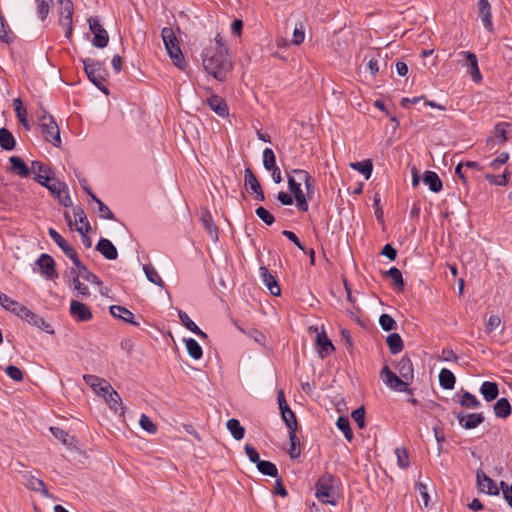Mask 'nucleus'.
Listing matches in <instances>:
<instances>
[{
  "instance_id": "4c0bfd02",
  "label": "nucleus",
  "mask_w": 512,
  "mask_h": 512,
  "mask_svg": "<svg viewBox=\"0 0 512 512\" xmlns=\"http://www.w3.org/2000/svg\"><path fill=\"white\" fill-rule=\"evenodd\" d=\"M350 167L353 170L358 171L361 173L366 180H368L371 177L372 170H373V164L371 160H364L361 162H354L350 164Z\"/></svg>"
},
{
  "instance_id": "6ab92c4d",
  "label": "nucleus",
  "mask_w": 512,
  "mask_h": 512,
  "mask_svg": "<svg viewBox=\"0 0 512 512\" xmlns=\"http://www.w3.org/2000/svg\"><path fill=\"white\" fill-rule=\"evenodd\" d=\"M510 127V123L508 122H499L494 126V137H490L487 139V144H503L508 141V128Z\"/></svg>"
},
{
  "instance_id": "6e6552de",
  "label": "nucleus",
  "mask_w": 512,
  "mask_h": 512,
  "mask_svg": "<svg viewBox=\"0 0 512 512\" xmlns=\"http://www.w3.org/2000/svg\"><path fill=\"white\" fill-rule=\"evenodd\" d=\"M59 23L61 26L66 27V38L70 39L72 36V19L74 13V5L71 0H59Z\"/></svg>"
},
{
  "instance_id": "79ce46f5",
  "label": "nucleus",
  "mask_w": 512,
  "mask_h": 512,
  "mask_svg": "<svg viewBox=\"0 0 512 512\" xmlns=\"http://www.w3.org/2000/svg\"><path fill=\"white\" fill-rule=\"evenodd\" d=\"M459 404L468 409H476L481 405L480 401L468 391L463 392L459 400Z\"/></svg>"
},
{
  "instance_id": "a878e982",
  "label": "nucleus",
  "mask_w": 512,
  "mask_h": 512,
  "mask_svg": "<svg viewBox=\"0 0 512 512\" xmlns=\"http://www.w3.org/2000/svg\"><path fill=\"white\" fill-rule=\"evenodd\" d=\"M200 220H201V223H202L204 229L206 230L209 237L211 238V240L213 242H217L219 239L218 238V228L214 224L210 212L206 211V212L202 213Z\"/></svg>"
},
{
  "instance_id": "f3484780",
  "label": "nucleus",
  "mask_w": 512,
  "mask_h": 512,
  "mask_svg": "<svg viewBox=\"0 0 512 512\" xmlns=\"http://www.w3.org/2000/svg\"><path fill=\"white\" fill-rule=\"evenodd\" d=\"M205 103L210 107L212 111H214L220 117H227L229 115V107L226 101L215 94H212L208 97Z\"/></svg>"
},
{
  "instance_id": "aec40b11",
  "label": "nucleus",
  "mask_w": 512,
  "mask_h": 512,
  "mask_svg": "<svg viewBox=\"0 0 512 512\" xmlns=\"http://www.w3.org/2000/svg\"><path fill=\"white\" fill-rule=\"evenodd\" d=\"M109 311L113 317L120 318L124 322L129 323L133 326H140V322L135 321L134 314L127 308L120 305H111Z\"/></svg>"
},
{
  "instance_id": "8fccbe9b",
  "label": "nucleus",
  "mask_w": 512,
  "mask_h": 512,
  "mask_svg": "<svg viewBox=\"0 0 512 512\" xmlns=\"http://www.w3.org/2000/svg\"><path fill=\"white\" fill-rule=\"evenodd\" d=\"M53 0H35L36 12L41 20H45L50 12Z\"/></svg>"
},
{
  "instance_id": "0eeeda50",
  "label": "nucleus",
  "mask_w": 512,
  "mask_h": 512,
  "mask_svg": "<svg viewBox=\"0 0 512 512\" xmlns=\"http://www.w3.org/2000/svg\"><path fill=\"white\" fill-rule=\"evenodd\" d=\"M16 315L20 317L23 321L30 324L31 326L37 327L47 333H53V330L51 329L49 323H47L41 316L32 312L24 305H22L21 308H19V311L17 312Z\"/></svg>"
},
{
  "instance_id": "473e14b6",
  "label": "nucleus",
  "mask_w": 512,
  "mask_h": 512,
  "mask_svg": "<svg viewBox=\"0 0 512 512\" xmlns=\"http://www.w3.org/2000/svg\"><path fill=\"white\" fill-rule=\"evenodd\" d=\"M16 141L13 134L5 127L0 128V147L6 151L15 148Z\"/></svg>"
},
{
  "instance_id": "5701e85b",
  "label": "nucleus",
  "mask_w": 512,
  "mask_h": 512,
  "mask_svg": "<svg viewBox=\"0 0 512 512\" xmlns=\"http://www.w3.org/2000/svg\"><path fill=\"white\" fill-rule=\"evenodd\" d=\"M396 369L401 378L408 382V384L413 380L414 369L410 358L406 356L402 357L401 360L398 362Z\"/></svg>"
},
{
  "instance_id": "5fc2aeb1",
  "label": "nucleus",
  "mask_w": 512,
  "mask_h": 512,
  "mask_svg": "<svg viewBox=\"0 0 512 512\" xmlns=\"http://www.w3.org/2000/svg\"><path fill=\"white\" fill-rule=\"evenodd\" d=\"M397 464L400 468L405 469L410 465L409 454L405 448H396Z\"/></svg>"
},
{
  "instance_id": "e433bc0d",
  "label": "nucleus",
  "mask_w": 512,
  "mask_h": 512,
  "mask_svg": "<svg viewBox=\"0 0 512 512\" xmlns=\"http://www.w3.org/2000/svg\"><path fill=\"white\" fill-rule=\"evenodd\" d=\"M42 186L47 188L56 198H60V195L66 192L68 189L64 182L55 179V177H53L52 181L47 182Z\"/></svg>"
},
{
  "instance_id": "bf43d9fd",
  "label": "nucleus",
  "mask_w": 512,
  "mask_h": 512,
  "mask_svg": "<svg viewBox=\"0 0 512 512\" xmlns=\"http://www.w3.org/2000/svg\"><path fill=\"white\" fill-rule=\"evenodd\" d=\"M255 213L268 226H271L275 222V217L262 206H259L255 210Z\"/></svg>"
},
{
  "instance_id": "bb28decb",
  "label": "nucleus",
  "mask_w": 512,
  "mask_h": 512,
  "mask_svg": "<svg viewBox=\"0 0 512 512\" xmlns=\"http://www.w3.org/2000/svg\"><path fill=\"white\" fill-rule=\"evenodd\" d=\"M71 274L72 275H76L78 276L79 278L81 277L82 279H84L85 281L91 283V284H94V285H97V286H100L102 285V281L100 280V278L95 275L94 273H92L88 268L87 266H85L84 264H82L76 271V269L72 268L71 269Z\"/></svg>"
},
{
  "instance_id": "ea45409f",
  "label": "nucleus",
  "mask_w": 512,
  "mask_h": 512,
  "mask_svg": "<svg viewBox=\"0 0 512 512\" xmlns=\"http://www.w3.org/2000/svg\"><path fill=\"white\" fill-rule=\"evenodd\" d=\"M226 426L235 440H241L244 437L245 429L237 419H229Z\"/></svg>"
},
{
  "instance_id": "6e6d98bb",
  "label": "nucleus",
  "mask_w": 512,
  "mask_h": 512,
  "mask_svg": "<svg viewBox=\"0 0 512 512\" xmlns=\"http://www.w3.org/2000/svg\"><path fill=\"white\" fill-rule=\"evenodd\" d=\"M73 276H74L73 280H72L73 288L78 292V295L81 296L82 298L89 297L91 295L89 288L79 280L78 276H76V275H73Z\"/></svg>"
},
{
  "instance_id": "c85d7f7f",
  "label": "nucleus",
  "mask_w": 512,
  "mask_h": 512,
  "mask_svg": "<svg viewBox=\"0 0 512 512\" xmlns=\"http://www.w3.org/2000/svg\"><path fill=\"white\" fill-rule=\"evenodd\" d=\"M11 163V171L12 173L20 176V177H28L31 173V169L27 167L25 162L18 156H12L9 159Z\"/></svg>"
},
{
  "instance_id": "13d9d810",
  "label": "nucleus",
  "mask_w": 512,
  "mask_h": 512,
  "mask_svg": "<svg viewBox=\"0 0 512 512\" xmlns=\"http://www.w3.org/2000/svg\"><path fill=\"white\" fill-rule=\"evenodd\" d=\"M14 38V34L10 30H6L4 17L0 15V39L5 43L10 44L14 41Z\"/></svg>"
},
{
  "instance_id": "052dcab7",
  "label": "nucleus",
  "mask_w": 512,
  "mask_h": 512,
  "mask_svg": "<svg viewBox=\"0 0 512 512\" xmlns=\"http://www.w3.org/2000/svg\"><path fill=\"white\" fill-rule=\"evenodd\" d=\"M139 424L141 428L151 434L157 432V426L153 423V421L145 414H142L139 420Z\"/></svg>"
},
{
  "instance_id": "e2e57ef3",
  "label": "nucleus",
  "mask_w": 512,
  "mask_h": 512,
  "mask_svg": "<svg viewBox=\"0 0 512 512\" xmlns=\"http://www.w3.org/2000/svg\"><path fill=\"white\" fill-rule=\"evenodd\" d=\"M300 186L301 184L297 182L294 177L288 176V187L291 193L294 195L295 199L299 198L300 196H305Z\"/></svg>"
},
{
  "instance_id": "69168bd1",
  "label": "nucleus",
  "mask_w": 512,
  "mask_h": 512,
  "mask_svg": "<svg viewBox=\"0 0 512 512\" xmlns=\"http://www.w3.org/2000/svg\"><path fill=\"white\" fill-rule=\"evenodd\" d=\"M351 417L357 423V425L360 429H363L365 427V409H364V407H359V408L355 409L352 412Z\"/></svg>"
},
{
  "instance_id": "f03ea898",
  "label": "nucleus",
  "mask_w": 512,
  "mask_h": 512,
  "mask_svg": "<svg viewBox=\"0 0 512 512\" xmlns=\"http://www.w3.org/2000/svg\"><path fill=\"white\" fill-rule=\"evenodd\" d=\"M335 482L336 478L328 472L320 476L315 485V495L320 502L333 506L338 503L339 493Z\"/></svg>"
},
{
  "instance_id": "4468645a",
  "label": "nucleus",
  "mask_w": 512,
  "mask_h": 512,
  "mask_svg": "<svg viewBox=\"0 0 512 512\" xmlns=\"http://www.w3.org/2000/svg\"><path fill=\"white\" fill-rule=\"evenodd\" d=\"M83 380L101 397H105L106 393L111 389V384L107 380L96 375H84Z\"/></svg>"
},
{
  "instance_id": "a18cd8bd",
  "label": "nucleus",
  "mask_w": 512,
  "mask_h": 512,
  "mask_svg": "<svg viewBox=\"0 0 512 512\" xmlns=\"http://www.w3.org/2000/svg\"><path fill=\"white\" fill-rule=\"evenodd\" d=\"M337 428L343 432L345 439L351 442L354 438L353 432L350 427V422L347 417L340 416L336 422Z\"/></svg>"
},
{
  "instance_id": "72a5a7b5",
  "label": "nucleus",
  "mask_w": 512,
  "mask_h": 512,
  "mask_svg": "<svg viewBox=\"0 0 512 512\" xmlns=\"http://www.w3.org/2000/svg\"><path fill=\"white\" fill-rule=\"evenodd\" d=\"M280 413L289 431H297L298 422L295 413L290 409V407L288 405H285V408L281 409Z\"/></svg>"
},
{
  "instance_id": "4d7b16f0",
  "label": "nucleus",
  "mask_w": 512,
  "mask_h": 512,
  "mask_svg": "<svg viewBox=\"0 0 512 512\" xmlns=\"http://www.w3.org/2000/svg\"><path fill=\"white\" fill-rule=\"evenodd\" d=\"M379 324L384 331H392L397 327L395 320L388 314H382L380 316Z\"/></svg>"
},
{
  "instance_id": "c03bdc74",
  "label": "nucleus",
  "mask_w": 512,
  "mask_h": 512,
  "mask_svg": "<svg viewBox=\"0 0 512 512\" xmlns=\"http://www.w3.org/2000/svg\"><path fill=\"white\" fill-rule=\"evenodd\" d=\"M161 36L165 45V48H173L177 45H179V42L177 40V37L170 27H164L161 31Z\"/></svg>"
},
{
  "instance_id": "cd10ccee",
  "label": "nucleus",
  "mask_w": 512,
  "mask_h": 512,
  "mask_svg": "<svg viewBox=\"0 0 512 512\" xmlns=\"http://www.w3.org/2000/svg\"><path fill=\"white\" fill-rule=\"evenodd\" d=\"M73 213H74L76 224L77 223L81 224V226L76 227L77 232L78 233H82L83 231L89 232L91 230V226L87 219L84 209L81 206H76L73 209Z\"/></svg>"
},
{
  "instance_id": "774afa93",
  "label": "nucleus",
  "mask_w": 512,
  "mask_h": 512,
  "mask_svg": "<svg viewBox=\"0 0 512 512\" xmlns=\"http://www.w3.org/2000/svg\"><path fill=\"white\" fill-rule=\"evenodd\" d=\"M5 372L11 379L15 381L23 380V372L17 366L9 365L6 367Z\"/></svg>"
},
{
  "instance_id": "c9c22d12",
  "label": "nucleus",
  "mask_w": 512,
  "mask_h": 512,
  "mask_svg": "<svg viewBox=\"0 0 512 512\" xmlns=\"http://www.w3.org/2000/svg\"><path fill=\"white\" fill-rule=\"evenodd\" d=\"M391 354L400 353L403 350V340L398 333H391L386 339Z\"/></svg>"
},
{
  "instance_id": "f8f14e48",
  "label": "nucleus",
  "mask_w": 512,
  "mask_h": 512,
  "mask_svg": "<svg viewBox=\"0 0 512 512\" xmlns=\"http://www.w3.org/2000/svg\"><path fill=\"white\" fill-rule=\"evenodd\" d=\"M460 56L464 58V63L467 67V72L470 74L472 80L475 83H479L482 81V75L480 73L478 67L477 56L469 51H462L459 53Z\"/></svg>"
},
{
  "instance_id": "09e8293b",
  "label": "nucleus",
  "mask_w": 512,
  "mask_h": 512,
  "mask_svg": "<svg viewBox=\"0 0 512 512\" xmlns=\"http://www.w3.org/2000/svg\"><path fill=\"white\" fill-rule=\"evenodd\" d=\"M143 270L145 272V275H146L147 279L151 283H153V284H155V285H157L159 287H163L164 282L161 279V277L159 276L158 272L155 270V268L152 265H149V264L144 265L143 266Z\"/></svg>"
},
{
  "instance_id": "9b49d317",
  "label": "nucleus",
  "mask_w": 512,
  "mask_h": 512,
  "mask_svg": "<svg viewBox=\"0 0 512 512\" xmlns=\"http://www.w3.org/2000/svg\"><path fill=\"white\" fill-rule=\"evenodd\" d=\"M69 312L72 318L78 322H87L93 317L90 308L77 300H71Z\"/></svg>"
},
{
  "instance_id": "f704fd0d",
  "label": "nucleus",
  "mask_w": 512,
  "mask_h": 512,
  "mask_svg": "<svg viewBox=\"0 0 512 512\" xmlns=\"http://www.w3.org/2000/svg\"><path fill=\"white\" fill-rule=\"evenodd\" d=\"M104 398L110 409L114 410L115 412H117L119 408L123 409L121 397L118 392L113 389L112 386Z\"/></svg>"
},
{
  "instance_id": "de8ad7c7",
  "label": "nucleus",
  "mask_w": 512,
  "mask_h": 512,
  "mask_svg": "<svg viewBox=\"0 0 512 512\" xmlns=\"http://www.w3.org/2000/svg\"><path fill=\"white\" fill-rule=\"evenodd\" d=\"M510 173L506 169L501 175L486 174L485 179L492 185L506 186L509 181Z\"/></svg>"
},
{
  "instance_id": "4be33fe9",
  "label": "nucleus",
  "mask_w": 512,
  "mask_h": 512,
  "mask_svg": "<svg viewBox=\"0 0 512 512\" xmlns=\"http://www.w3.org/2000/svg\"><path fill=\"white\" fill-rule=\"evenodd\" d=\"M478 13L482 19V23H483L484 27L488 31H492L493 30L492 12H491V5L488 2V0H479L478 1Z\"/></svg>"
},
{
  "instance_id": "b1692460",
  "label": "nucleus",
  "mask_w": 512,
  "mask_h": 512,
  "mask_svg": "<svg viewBox=\"0 0 512 512\" xmlns=\"http://www.w3.org/2000/svg\"><path fill=\"white\" fill-rule=\"evenodd\" d=\"M96 250L100 252L108 260L117 259V249L113 245V243L108 239L101 238L96 245Z\"/></svg>"
},
{
  "instance_id": "338daca9",
  "label": "nucleus",
  "mask_w": 512,
  "mask_h": 512,
  "mask_svg": "<svg viewBox=\"0 0 512 512\" xmlns=\"http://www.w3.org/2000/svg\"><path fill=\"white\" fill-rule=\"evenodd\" d=\"M48 233L51 239L62 249V251L64 248L69 246V243L55 229L49 228Z\"/></svg>"
},
{
  "instance_id": "680f3d73",
  "label": "nucleus",
  "mask_w": 512,
  "mask_h": 512,
  "mask_svg": "<svg viewBox=\"0 0 512 512\" xmlns=\"http://www.w3.org/2000/svg\"><path fill=\"white\" fill-rule=\"evenodd\" d=\"M179 319L182 323V325L190 330L191 332H194L198 330V326L191 320V318L188 316V314L182 310L178 312Z\"/></svg>"
},
{
  "instance_id": "603ef678",
  "label": "nucleus",
  "mask_w": 512,
  "mask_h": 512,
  "mask_svg": "<svg viewBox=\"0 0 512 512\" xmlns=\"http://www.w3.org/2000/svg\"><path fill=\"white\" fill-rule=\"evenodd\" d=\"M385 274L392 279L393 284L396 288H399L401 290L404 288V280L402 277V273L398 268L392 267L387 272H385Z\"/></svg>"
},
{
  "instance_id": "7c9ffc66",
  "label": "nucleus",
  "mask_w": 512,
  "mask_h": 512,
  "mask_svg": "<svg viewBox=\"0 0 512 512\" xmlns=\"http://www.w3.org/2000/svg\"><path fill=\"white\" fill-rule=\"evenodd\" d=\"M423 181L434 193H438L442 190V181L434 171H425Z\"/></svg>"
},
{
  "instance_id": "a19ab883",
  "label": "nucleus",
  "mask_w": 512,
  "mask_h": 512,
  "mask_svg": "<svg viewBox=\"0 0 512 512\" xmlns=\"http://www.w3.org/2000/svg\"><path fill=\"white\" fill-rule=\"evenodd\" d=\"M185 345H186L187 352L191 358L198 360L202 357V355H203L202 348L195 339H193V338L185 339Z\"/></svg>"
},
{
  "instance_id": "9d476101",
  "label": "nucleus",
  "mask_w": 512,
  "mask_h": 512,
  "mask_svg": "<svg viewBox=\"0 0 512 512\" xmlns=\"http://www.w3.org/2000/svg\"><path fill=\"white\" fill-rule=\"evenodd\" d=\"M36 264L39 266L41 274L47 280H54L58 278L59 275L55 268V261L51 255L46 253L41 254L37 259Z\"/></svg>"
},
{
  "instance_id": "423d86ee",
  "label": "nucleus",
  "mask_w": 512,
  "mask_h": 512,
  "mask_svg": "<svg viewBox=\"0 0 512 512\" xmlns=\"http://www.w3.org/2000/svg\"><path fill=\"white\" fill-rule=\"evenodd\" d=\"M89 29L93 33L92 44L96 48H104L109 42V35L97 16L88 19Z\"/></svg>"
},
{
  "instance_id": "7ed1b4c3",
  "label": "nucleus",
  "mask_w": 512,
  "mask_h": 512,
  "mask_svg": "<svg viewBox=\"0 0 512 512\" xmlns=\"http://www.w3.org/2000/svg\"><path fill=\"white\" fill-rule=\"evenodd\" d=\"M84 70L89 80L103 93L108 95L109 91L105 85L108 72L103 64L95 59L87 58L83 61Z\"/></svg>"
},
{
  "instance_id": "393cba45",
  "label": "nucleus",
  "mask_w": 512,
  "mask_h": 512,
  "mask_svg": "<svg viewBox=\"0 0 512 512\" xmlns=\"http://www.w3.org/2000/svg\"><path fill=\"white\" fill-rule=\"evenodd\" d=\"M479 391L487 402L497 399L499 395V388L496 382L484 381Z\"/></svg>"
},
{
  "instance_id": "864d4df0",
  "label": "nucleus",
  "mask_w": 512,
  "mask_h": 512,
  "mask_svg": "<svg viewBox=\"0 0 512 512\" xmlns=\"http://www.w3.org/2000/svg\"><path fill=\"white\" fill-rule=\"evenodd\" d=\"M263 165L266 170L276 167V157L271 148H265L263 151Z\"/></svg>"
},
{
  "instance_id": "1a4fd4ad",
  "label": "nucleus",
  "mask_w": 512,
  "mask_h": 512,
  "mask_svg": "<svg viewBox=\"0 0 512 512\" xmlns=\"http://www.w3.org/2000/svg\"><path fill=\"white\" fill-rule=\"evenodd\" d=\"M31 171L35 174L34 180L40 185H45L53 180L54 171L41 161H32Z\"/></svg>"
},
{
  "instance_id": "2f4dec72",
  "label": "nucleus",
  "mask_w": 512,
  "mask_h": 512,
  "mask_svg": "<svg viewBox=\"0 0 512 512\" xmlns=\"http://www.w3.org/2000/svg\"><path fill=\"white\" fill-rule=\"evenodd\" d=\"M456 378L455 375L446 368H442L439 372V384L446 390H452L455 386Z\"/></svg>"
},
{
  "instance_id": "ddd939ff",
  "label": "nucleus",
  "mask_w": 512,
  "mask_h": 512,
  "mask_svg": "<svg viewBox=\"0 0 512 512\" xmlns=\"http://www.w3.org/2000/svg\"><path fill=\"white\" fill-rule=\"evenodd\" d=\"M456 418L460 426L466 430L478 427L485 419L483 413H464L462 411L456 414Z\"/></svg>"
},
{
  "instance_id": "412c9836",
  "label": "nucleus",
  "mask_w": 512,
  "mask_h": 512,
  "mask_svg": "<svg viewBox=\"0 0 512 512\" xmlns=\"http://www.w3.org/2000/svg\"><path fill=\"white\" fill-rule=\"evenodd\" d=\"M259 271L260 277L263 283L270 291V293L274 296H279L281 293V289L275 277L269 272V270L265 266H261Z\"/></svg>"
},
{
  "instance_id": "dca6fc26",
  "label": "nucleus",
  "mask_w": 512,
  "mask_h": 512,
  "mask_svg": "<svg viewBox=\"0 0 512 512\" xmlns=\"http://www.w3.org/2000/svg\"><path fill=\"white\" fill-rule=\"evenodd\" d=\"M476 478L478 488L481 492L487 493L489 495H499V488L497 487L496 483L483 471H478Z\"/></svg>"
},
{
  "instance_id": "0e129e2a",
  "label": "nucleus",
  "mask_w": 512,
  "mask_h": 512,
  "mask_svg": "<svg viewBox=\"0 0 512 512\" xmlns=\"http://www.w3.org/2000/svg\"><path fill=\"white\" fill-rule=\"evenodd\" d=\"M63 253L73 262L76 269H78L83 264L76 250L72 246L69 245L64 248Z\"/></svg>"
},
{
  "instance_id": "37998d69",
  "label": "nucleus",
  "mask_w": 512,
  "mask_h": 512,
  "mask_svg": "<svg viewBox=\"0 0 512 512\" xmlns=\"http://www.w3.org/2000/svg\"><path fill=\"white\" fill-rule=\"evenodd\" d=\"M256 465L260 473L270 477L278 476V469L274 463L266 460H260Z\"/></svg>"
},
{
  "instance_id": "c756f323",
  "label": "nucleus",
  "mask_w": 512,
  "mask_h": 512,
  "mask_svg": "<svg viewBox=\"0 0 512 512\" xmlns=\"http://www.w3.org/2000/svg\"><path fill=\"white\" fill-rule=\"evenodd\" d=\"M495 416L498 418L506 419L511 415L512 408L506 398H500L493 406Z\"/></svg>"
},
{
  "instance_id": "a211bd4d",
  "label": "nucleus",
  "mask_w": 512,
  "mask_h": 512,
  "mask_svg": "<svg viewBox=\"0 0 512 512\" xmlns=\"http://www.w3.org/2000/svg\"><path fill=\"white\" fill-rule=\"evenodd\" d=\"M245 186L249 187L255 193V198L258 201L265 200L263 189L257 177L254 175L253 171L250 168L245 169Z\"/></svg>"
},
{
  "instance_id": "49530a36",
  "label": "nucleus",
  "mask_w": 512,
  "mask_h": 512,
  "mask_svg": "<svg viewBox=\"0 0 512 512\" xmlns=\"http://www.w3.org/2000/svg\"><path fill=\"white\" fill-rule=\"evenodd\" d=\"M166 50H167L173 64L183 70L185 67V60H184V56L181 52L179 45H177L173 48H167Z\"/></svg>"
},
{
  "instance_id": "3c124183",
  "label": "nucleus",
  "mask_w": 512,
  "mask_h": 512,
  "mask_svg": "<svg viewBox=\"0 0 512 512\" xmlns=\"http://www.w3.org/2000/svg\"><path fill=\"white\" fill-rule=\"evenodd\" d=\"M296 432L297 431H289V440H290V444H291V447L289 450V455L292 459L298 458L301 453L300 448H299L300 441H299L298 437L296 436Z\"/></svg>"
},
{
  "instance_id": "f257e3e1",
  "label": "nucleus",
  "mask_w": 512,
  "mask_h": 512,
  "mask_svg": "<svg viewBox=\"0 0 512 512\" xmlns=\"http://www.w3.org/2000/svg\"><path fill=\"white\" fill-rule=\"evenodd\" d=\"M202 63L205 71L218 81H225L233 67L226 47L219 50L206 48L202 54Z\"/></svg>"
},
{
  "instance_id": "58836bf2",
  "label": "nucleus",
  "mask_w": 512,
  "mask_h": 512,
  "mask_svg": "<svg viewBox=\"0 0 512 512\" xmlns=\"http://www.w3.org/2000/svg\"><path fill=\"white\" fill-rule=\"evenodd\" d=\"M0 305L4 309L14 313L15 315L19 311V308H21V306H22L21 303H19L16 300L11 299L7 294H5L1 291H0Z\"/></svg>"
},
{
  "instance_id": "20e7f679",
  "label": "nucleus",
  "mask_w": 512,
  "mask_h": 512,
  "mask_svg": "<svg viewBox=\"0 0 512 512\" xmlns=\"http://www.w3.org/2000/svg\"><path fill=\"white\" fill-rule=\"evenodd\" d=\"M41 133L45 140L55 147L61 146L59 127L53 116H39Z\"/></svg>"
},
{
  "instance_id": "2eb2a0df",
  "label": "nucleus",
  "mask_w": 512,
  "mask_h": 512,
  "mask_svg": "<svg viewBox=\"0 0 512 512\" xmlns=\"http://www.w3.org/2000/svg\"><path fill=\"white\" fill-rule=\"evenodd\" d=\"M316 349L319 357L322 359L330 355L335 350L332 341L328 338L325 331L317 333Z\"/></svg>"
},
{
  "instance_id": "39448f33",
  "label": "nucleus",
  "mask_w": 512,
  "mask_h": 512,
  "mask_svg": "<svg viewBox=\"0 0 512 512\" xmlns=\"http://www.w3.org/2000/svg\"><path fill=\"white\" fill-rule=\"evenodd\" d=\"M380 378L382 381L391 389L412 394V390L409 388L408 382H406L401 376H397L388 366H384L380 372Z\"/></svg>"
}]
</instances>
